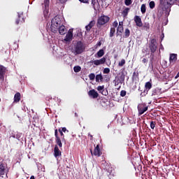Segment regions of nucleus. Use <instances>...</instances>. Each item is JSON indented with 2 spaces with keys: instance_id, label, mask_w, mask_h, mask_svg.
Masks as SVG:
<instances>
[{
  "instance_id": "obj_1",
  "label": "nucleus",
  "mask_w": 179,
  "mask_h": 179,
  "mask_svg": "<svg viewBox=\"0 0 179 179\" xmlns=\"http://www.w3.org/2000/svg\"><path fill=\"white\" fill-rule=\"evenodd\" d=\"M38 20L39 22L41 33L44 36V31L45 30V0H44L43 3H42L39 7Z\"/></svg>"
},
{
  "instance_id": "obj_2",
  "label": "nucleus",
  "mask_w": 179,
  "mask_h": 179,
  "mask_svg": "<svg viewBox=\"0 0 179 179\" xmlns=\"http://www.w3.org/2000/svg\"><path fill=\"white\" fill-rule=\"evenodd\" d=\"M61 27V18L55 16L51 21L50 30L52 33H57L59 27Z\"/></svg>"
},
{
  "instance_id": "obj_3",
  "label": "nucleus",
  "mask_w": 179,
  "mask_h": 179,
  "mask_svg": "<svg viewBox=\"0 0 179 179\" xmlns=\"http://www.w3.org/2000/svg\"><path fill=\"white\" fill-rule=\"evenodd\" d=\"M108 22H110V17L102 15L100 17L98 18L96 26L97 27H100V26H103L106 23H108Z\"/></svg>"
},
{
  "instance_id": "obj_4",
  "label": "nucleus",
  "mask_w": 179,
  "mask_h": 179,
  "mask_svg": "<svg viewBox=\"0 0 179 179\" xmlns=\"http://www.w3.org/2000/svg\"><path fill=\"white\" fill-rule=\"evenodd\" d=\"M8 165L5 163H0V177L3 178V176H6V178H8Z\"/></svg>"
},
{
  "instance_id": "obj_5",
  "label": "nucleus",
  "mask_w": 179,
  "mask_h": 179,
  "mask_svg": "<svg viewBox=\"0 0 179 179\" xmlns=\"http://www.w3.org/2000/svg\"><path fill=\"white\" fill-rule=\"evenodd\" d=\"M74 49L76 55L82 54L85 51V45H83L82 41H78L74 45Z\"/></svg>"
},
{
  "instance_id": "obj_6",
  "label": "nucleus",
  "mask_w": 179,
  "mask_h": 179,
  "mask_svg": "<svg viewBox=\"0 0 179 179\" xmlns=\"http://www.w3.org/2000/svg\"><path fill=\"white\" fill-rule=\"evenodd\" d=\"M137 110L138 112V117H141V115H142L143 114H145V113H146V111H148V106L145 103H140L137 106Z\"/></svg>"
},
{
  "instance_id": "obj_7",
  "label": "nucleus",
  "mask_w": 179,
  "mask_h": 179,
  "mask_svg": "<svg viewBox=\"0 0 179 179\" xmlns=\"http://www.w3.org/2000/svg\"><path fill=\"white\" fill-rule=\"evenodd\" d=\"M149 48L151 52V55L152 54H155V52H156L157 50V41L156 39L152 38L150 41Z\"/></svg>"
},
{
  "instance_id": "obj_8",
  "label": "nucleus",
  "mask_w": 179,
  "mask_h": 179,
  "mask_svg": "<svg viewBox=\"0 0 179 179\" xmlns=\"http://www.w3.org/2000/svg\"><path fill=\"white\" fill-rule=\"evenodd\" d=\"M150 89H152V83H150V81H148L145 84V90L143 92L141 93V97H145V96H146L148 93H149V90H150Z\"/></svg>"
},
{
  "instance_id": "obj_9",
  "label": "nucleus",
  "mask_w": 179,
  "mask_h": 179,
  "mask_svg": "<svg viewBox=\"0 0 179 179\" xmlns=\"http://www.w3.org/2000/svg\"><path fill=\"white\" fill-rule=\"evenodd\" d=\"M159 6L162 10H169L172 6L167 0H162V2L159 1Z\"/></svg>"
},
{
  "instance_id": "obj_10",
  "label": "nucleus",
  "mask_w": 179,
  "mask_h": 179,
  "mask_svg": "<svg viewBox=\"0 0 179 179\" xmlns=\"http://www.w3.org/2000/svg\"><path fill=\"white\" fill-rule=\"evenodd\" d=\"M90 153L92 156L94 155V156H97V157H100L103 155V152L100 151V145L99 144L95 147L94 152L93 150L90 149Z\"/></svg>"
},
{
  "instance_id": "obj_11",
  "label": "nucleus",
  "mask_w": 179,
  "mask_h": 179,
  "mask_svg": "<svg viewBox=\"0 0 179 179\" xmlns=\"http://www.w3.org/2000/svg\"><path fill=\"white\" fill-rule=\"evenodd\" d=\"M55 136L56 145H58L59 148H62V142L61 141V137L58 136V129L55 130Z\"/></svg>"
},
{
  "instance_id": "obj_12",
  "label": "nucleus",
  "mask_w": 179,
  "mask_h": 179,
  "mask_svg": "<svg viewBox=\"0 0 179 179\" xmlns=\"http://www.w3.org/2000/svg\"><path fill=\"white\" fill-rule=\"evenodd\" d=\"M106 61H107V59L103 57L100 59L93 61L92 63L94 65H96V66H99V65H104V64H106Z\"/></svg>"
},
{
  "instance_id": "obj_13",
  "label": "nucleus",
  "mask_w": 179,
  "mask_h": 179,
  "mask_svg": "<svg viewBox=\"0 0 179 179\" xmlns=\"http://www.w3.org/2000/svg\"><path fill=\"white\" fill-rule=\"evenodd\" d=\"M10 138H14V139H17V141H21L22 133L17 131H12L10 134Z\"/></svg>"
},
{
  "instance_id": "obj_14",
  "label": "nucleus",
  "mask_w": 179,
  "mask_h": 179,
  "mask_svg": "<svg viewBox=\"0 0 179 179\" xmlns=\"http://www.w3.org/2000/svg\"><path fill=\"white\" fill-rule=\"evenodd\" d=\"M134 22L136 23V25L138 26V27H142L143 26V23L142 22V19L139 15H136L134 17Z\"/></svg>"
},
{
  "instance_id": "obj_15",
  "label": "nucleus",
  "mask_w": 179,
  "mask_h": 179,
  "mask_svg": "<svg viewBox=\"0 0 179 179\" xmlns=\"http://www.w3.org/2000/svg\"><path fill=\"white\" fill-rule=\"evenodd\" d=\"M88 96L92 99H97L99 93L95 90H91L88 92Z\"/></svg>"
},
{
  "instance_id": "obj_16",
  "label": "nucleus",
  "mask_w": 179,
  "mask_h": 179,
  "mask_svg": "<svg viewBox=\"0 0 179 179\" xmlns=\"http://www.w3.org/2000/svg\"><path fill=\"white\" fill-rule=\"evenodd\" d=\"M6 72V68L3 66H0V79L1 80H3L5 79V73Z\"/></svg>"
},
{
  "instance_id": "obj_17",
  "label": "nucleus",
  "mask_w": 179,
  "mask_h": 179,
  "mask_svg": "<svg viewBox=\"0 0 179 179\" xmlns=\"http://www.w3.org/2000/svg\"><path fill=\"white\" fill-rule=\"evenodd\" d=\"M73 37V34L72 33V31L69 30L64 38V41H72Z\"/></svg>"
},
{
  "instance_id": "obj_18",
  "label": "nucleus",
  "mask_w": 179,
  "mask_h": 179,
  "mask_svg": "<svg viewBox=\"0 0 179 179\" xmlns=\"http://www.w3.org/2000/svg\"><path fill=\"white\" fill-rule=\"evenodd\" d=\"M176 61H177V54L171 53L169 57V62L170 64H176Z\"/></svg>"
},
{
  "instance_id": "obj_19",
  "label": "nucleus",
  "mask_w": 179,
  "mask_h": 179,
  "mask_svg": "<svg viewBox=\"0 0 179 179\" xmlns=\"http://www.w3.org/2000/svg\"><path fill=\"white\" fill-rule=\"evenodd\" d=\"M94 24H96L95 20H92V21L90 22L89 24H87L85 27V29L87 30V31H90V30H92V27H94Z\"/></svg>"
},
{
  "instance_id": "obj_20",
  "label": "nucleus",
  "mask_w": 179,
  "mask_h": 179,
  "mask_svg": "<svg viewBox=\"0 0 179 179\" xmlns=\"http://www.w3.org/2000/svg\"><path fill=\"white\" fill-rule=\"evenodd\" d=\"M54 155H55V157H58L59 156H61L62 153H61V150H59V148H58V145L57 144L55 146L54 148Z\"/></svg>"
},
{
  "instance_id": "obj_21",
  "label": "nucleus",
  "mask_w": 179,
  "mask_h": 179,
  "mask_svg": "<svg viewBox=\"0 0 179 179\" xmlns=\"http://www.w3.org/2000/svg\"><path fill=\"white\" fill-rule=\"evenodd\" d=\"M59 33L61 34V36H64V34H66V28H65V26L61 25L58 28Z\"/></svg>"
},
{
  "instance_id": "obj_22",
  "label": "nucleus",
  "mask_w": 179,
  "mask_h": 179,
  "mask_svg": "<svg viewBox=\"0 0 179 179\" xmlns=\"http://www.w3.org/2000/svg\"><path fill=\"white\" fill-rule=\"evenodd\" d=\"M103 55H104V50L101 49L96 52V54L95 55V57H96V58H101V57H103Z\"/></svg>"
},
{
  "instance_id": "obj_23",
  "label": "nucleus",
  "mask_w": 179,
  "mask_h": 179,
  "mask_svg": "<svg viewBox=\"0 0 179 179\" xmlns=\"http://www.w3.org/2000/svg\"><path fill=\"white\" fill-rule=\"evenodd\" d=\"M19 101H20V94L17 92L14 95V103H19Z\"/></svg>"
},
{
  "instance_id": "obj_24",
  "label": "nucleus",
  "mask_w": 179,
  "mask_h": 179,
  "mask_svg": "<svg viewBox=\"0 0 179 179\" xmlns=\"http://www.w3.org/2000/svg\"><path fill=\"white\" fill-rule=\"evenodd\" d=\"M59 132L60 134V141L62 142H64V143H66V141H65V136L64 135V133L62 132V130H61V129H59Z\"/></svg>"
},
{
  "instance_id": "obj_25",
  "label": "nucleus",
  "mask_w": 179,
  "mask_h": 179,
  "mask_svg": "<svg viewBox=\"0 0 179 179\" xmlns=\"http://www.w3.org/2000/svg\"><path fill=\"white\" fill-rule=\"evenodd\" d=\"M141 59H142V64H143L145 66H146V65H148V63L149 62V59H148V57H144V56H143L142 57H141Z\"/></svg>"
},
{
  "instance_id": "obj_26",
  "label": "nucleus",
  "mask_w": 179,
  "mask_h": 179,
  "mask_svg": "<svg viewBox=\"0 0 179 179\" xmlns=\"http://www.w3.org/2000/svg\"><path fill=\"white\" fill-rule=\"evenodd\" d=\"M129 8H126L122 13L123 17H127L128 16V13H129Z\"/></svg>"
},
{
  "instance_id": "obj_27",
  "label": "nucleus",
  "mask_w": 179,
  "mask_h": 179,
  "mask_svg": "<svg viewBox=\"0 0 179 179\" xmlns=\"http://www.w3.org/2000/svg\"><path fill=\"white\" fill-rule=\"evenodd\" d=\"M139 78V73L138 71L134 72L132 76V80H136V79Z\"/></svg>"
},
{
  "instance_id": "obj_28",
  "label": "nucleus",
  "mask_w": 179,
  "mask_h": 179,
  "mask_svg": "<svg viewBox=\"0 0 179 179\" xmlns=\"http://www.w3.org/2000/svg\"><path fill=\"white\" fill-rule=\"evenodd\" d=\"M131 36V31H129V29L127 28L124 31V38H128Z\"/></svg>"
},
{
  "instance_id": "obj_29",
  "label": "nucleus",
  "mask_w": 179,
  "mask_h": 179,
  "mask_svg": "<svg viewBox=\"0 0 179 179\" xmlns=\"http://www.w3.org/2000/svg\"><path fill=\"white\" fill-rule=\"evenodd\" d=\"M17 15L18 18L15 21L16 24H19V23H20V18L22 17V16H23V13H17Z\"/></svg>"
},
{
  "instance_id": "obj_30",
  "label": "nucleus",
  "mask_w": 179,
  "mask_h": 179,
  "mask_svg": "<svg viewBox=\"0 0 179 179\" xmlns=\"http://www.w3.org/2000/svg\"><path fill=\"white\" fill-rule=\"evenodd\" d=\"M103 82V76L101 74H98L96 76V82Z\"/></svg>"
},
{
  "instance_id": "obj_31",
  "label": "nucleus",
  "mask_w": 179,
  "mask_h": 179,
  "mask_svg": "<svg viewBox=\"0 0 179 179\" xmlns=\"http://www.w3.org/2000/svg\"><path fill=\"white\" fill-rule=\"evenodd\" d=\"M124 32V27H117V36H118V33Z\"/></svg>"
},
{
  "instance_id": "obj_32",
  "label": "nucleus",
  "mask_w": 179,
  "mask_h": 179,
  "mask_svg": "<svg viewBox=\"0 0 179 179\" xmlns=\"http://www.w3.org/2000/svg\"><path fill=\"white\" fill-rule=\"evenodd\" d=\"M157 94H159V89L155 88L152 91L151 96H157Z\"/></svg>"
},
{
  "instance_id": "obj_33",
  "label": "nucleus",
  "mask_w": 179,
  "mask_h": 179,
  "mask_svg": "<svg viewBox=\"0 0 179 179\" xmlns=\"http://www.w3.org/2000/svg\"><path fill=\"white\" fill-rule=\"evenodd\" d=\"M81 70H82V68L80 66H76L73 67V71L76 73L80 72Z\"/></svg>"
},
{
  "instance_id": "obj_34",
  "label": "nucleus",
  "mask_w": 179,
  "mask_h": 179,
  "mask_svg": "<svg viewBox=\"0 0 179 179\" xmlns=\"http://www.w3.org/2000/svg\"><path fill=\"white\" fill-rule=\"evenodd\" d=\"M141 13H146V5L142 4L141 8Z\"/></svg>"
},
{
  "instance_id": "obj_35",
  "label": "nucleus",
  "mask_w": 179,
  "mask_h": 179,
  "mask_svg": "<svg viewBox=\"0 0 179 179\" xmlns=\"http://www.w3.org/2000/svg\"><path fill=\"white\" fill-rule=\"evenodd\" d=\"M115 34V28H110V37H114V34Z\"/></svg>"
},
{
  "instance_id": "obj_36",
  "label": "nucleus",
  "mask_w": 179,
  "mask_h": 179,
  "mask_svg": "<svg viewBox=\"0 0 179 179\" xmlns=\"http://www.w3.org/2000/svg\"><path fill=\"white\" fill-rule=\"evenodd\" d=\"M96 3H99V0H92L93 8L96 10Z\"/></svg>"
},
{
  "instance_id": "obj_37",
  "label": "nucleus",
  "mask_w": 179,
  "mask_h": 179,
  "mask_svg": "<svg viewBox=\"0 0 179 179\" xmlns=\"http://www.w3.org/2000/svg\"><path fill=\"white\" fill-rule=\"evenodd\" d=\"M150 9H155V7L156 6V3L154 1H152L149 3Z\"/></svg>"
},
{
  "instance_id": "obj_38",
  "label": "nucleus",
  "mask_w": 179,
  "mask_h": 179,
  "mask_svg": "<svg viewBox=\"0 0 179 179\" xmlns=\"http://www.w3.org/2000/svg\"><path fill=\"white\" fill-rule=\"evenodd\" d=\"M126 64L125 59H122L120 62L118 63V66H124Z\"/></svg>"
},
{
  "instance_id": "obj_39",
  "label": "nucleus",
  "mask_w": 179,
  "mask_h": 179,
  "mask_svg": "<svg viewBox=\"0 0 179 179\" xmlns=\"http://www.w3.org/2000/svg\"><path fill=\"white\" fill-rule=\"evenodd\" d=\"M101 93L103 94V96H108V90H107V89L103 88Z\"/></svg>"
},
{
  "instance_id": "obj_40",
  "label": "nucleus",
  "mask_w": 179,
  "mask_h": 179,
  "mask_svg": "<svg viewBox=\"0 0 179 179\" xmlns=\"http://www.w3.org/2000/svg\"><path fill=\"white\" fill-rule=\"evenodd\" d=\"M124 4L126 6H129V5H132V0H124Z\"/></svg>"
},
{
  "instance_id": "obj_41",
  "label": "nucleus",
  "mask_w": 179,
  "mask_h": 179,
  "mask_svg": "<svg viewBox=\"0 0 179 179\" xmlns=\"http://www.w3.org/2000/svg\"><path fill=\"white\" fill-rule=\"evenodd\" d=\"M96 89H97L98 92H99V93H101L103 92V90H104V85L98 86Z\"/></svg>"
},
{
  "instance_id": "obj_42",
  "label": "nucleus",
  "mask_w": 179,
  "mask_h": 179,
  "mask_svg": "<svg viewBox=\"0 0 179 179\" xmlns=\"http://www.w3.org/2000/svg\"><path fill=\"white\" fill-rule=\"evenodd\" d=\"M155 127H156V122L151 121L150 122V128H151V129H155Z\"/></svg>"
},
{
  "instance_id": "obj_43",
  "label": "nucleus",
  "mask_w": 179,
  "mask_h": 179,
  "mask_svg": "<svg viewBox=\"0 0 179 179\" xmlns=\"http://www.w3.org/2000/svg\"><path fill=\"white\" fill-rule=\"evenodd\" d=\"M120 96H121V97H125V96H127V91L122 90L120 92Z\"/></svg>"
},
{
  "instance_id": "obj_44",
  "label": "nucleus",
  "mask_w": 179,
  "mask_h": 179,
  "mask_svg": "<svg viewBox=\"0 0 179 179\" xmlns=\"http://www.w3.org/2000/svg\"><path fill=\"white\" fill-rule=\"evenodd\" d=\"M89 78L90 80H94V78H96V76L94 75V73H90L89 75Z\"/></svg>"
},
{
  "instance_id": "obj_45",
  "label": "nucleus",
  "mask_w": 179,
  "mask_h": 179,
  "mask_svg": "<svg viewBox=\"0 0 179 179\" xmlns=\"http://www.w3.org/2000/svg\"><path fill=\"white\" fill-rule=\"evenodd\" d=\"M120 79L122 82H124V80H125V74H124V73L121 74Z\"/></svg>"
},
{
  "instance_id": "obj_46",
  "label": "nucleus",
  "mask_w": 179,
  "mask_h": 179,
  "mask_svg": "<svg viewBox=\"0 0 179 179\" xmlns=\"http://www.w3.org/2000/svg\"><path fill=\"white\" fill-rule=\"evenodd\" d=\"M169 2V3H171V6L174 5V3H176V2L178 1L179 0H166Z\"/></svg>"
},
{
  "instance_id": "obj_47",
  "label": "nucleus",
  "mask_w": 179,
  "mask_h": 179,
  "mask_svg": "<svg viewBox=\"0 0 179 179\" xmlns=\"http://www.w3.org/2000/svg\"><path fill=\"white\" fill-rule=\"evenodd\" d=\"M110 72L109 68H105L103 71V73H108Z\"/></svg>"
},
{
  "instance_id": "obj_48",
  "label": "nucleus",
  "mask_w": 179,
  "mask_h": 179,
  "mask_svg": "<svg viewBox=\"0 0 179 179\" xmlns=\"http://www.w3.org/2000/svg\"><path fill=\"white\" fill-rule=\"evenodd\" d=\"M48 3H50V0H45V12H46V13H48V10H47V5H48Z\"/></svg>"
},
{
  "instance_id": "obj_49",
  "label": "nucleus",
  "mask_w": 179,
  "mask_h": 179,
  "mask_svg": "<svg viewBox=\"0 0 179 179\" xmlns=\"http://www.w3.org/2000/svg\"><path fill=\"white\" fill-rule=\"evenodd\" d=\"M113 27L114 29H115V27H118V22L115 21V22L113 23Z\"/></svg>"
},
{
  "instance_id": "obj_50",
  "label": "nucleus",
  "mask_w": 179,
  "mask_h": 179,
  "mask_svg": "<svg viewBox=\"0 0 179 179\" xmlns=\"http://www.w3.org/2000/svg\"><path fill=\"white\" fill-rule=\"evenodd\" d=\"M80 2H82L83 3H89V1L90 0H79Z\"/></svg>"
},
{
  "instance_id": "obj_51",
  "label": "nucleus",
  "mask_w": 179,
  "mask_h": 179,
  "mask_svg": "<svg viewBox=\"0 0 179 179\" xmlns=\"http://www.w3.org/2000/svg\"><path fill=\"white\" fill-rule=\"evenodd\" d=\"M118 27H124V22H120Z\"/></svg>"
},
{
  "instance_id": "obj_52",
  "label": "nucleus",
  "mask_w": 179,
  "mask_h": 179,
  "mask_svg": "<svg viewBox=\"0 0 179 179\" xmlns=\"http://www.w3.org/2000/svg\"><path fill=\"white\" fill-rule=\"evenodd\" d=\"M88 136H90V141H93V135H92V134H90V133H89Z\"/></svg>"
},
{
  "instance_id": "obj_53",
  "label": "nucleus",
  "mask_w": 179,
  "mask_h": 179,
  "mask_svg": "<svg viewBox=\"0 0 179 179\" xmlns=\"http://www.w3.org/2000/svg\"><path fill=\"white\" fill-rule=\"evenodd\" d=\"M62 132H66V127H63L61 129Z\"/></svg>"
},
{
  "instance_id": "obj_54",
  "label": "nucleus",
  "mask_w": 179,
  "mask_h": 179,
  "mask_svg": "<svg viewBox=\"0 0 179 179\" xmlns=\"http://www.w3.org/2000/svg\"><path fill=\"white\" fill-rule=\"evenodd\" d=\"M61 3H65L68 0H59Z\"/></svg>"
},
{
  "instance_id": "obj_55",
  "label": "nucleus",
  "mask_w": 179,
  "mask_h": 179,
  "mask_svg": "<svg viewBox=\"0 0 179 179\" xmlns=\"http://www.w3.org/2000/svg\"><path fill=\"white\" fill-rule=\"evenodd\" d=\"M142 52H143V53L148 52V48L143 50Z\"/></svg>"
},
{
  "instance_id": "obj_56",
  "label": "nucleus",
  "mask_w": 179,
  "mask_h": 179,
  "mask_svg": "<svg viewBox=\"0 0 179 179\" xmlns=\"http://www.w3.org/2000/svg\"><path fill=\"white\" fill-rule=\"evenodd\" d=\"M21 23H24V17L22 18Z\"/></svg>"
},
{
  "instance_id": "obj_57",
  "label": "nucleus",
  "mask_w": 179,
  "mask_h": 179,
  "mask_svg": "<svg viewBox=\"0 0 179 179\" xmlns=\"http://www.w3.org/2000/svg\"><path fill=\"white\" fill-rule=\"evenodd\" d=\"M177 78H179V72L177 73V75L175 77V79H177Z\"/></svg>"
},
{
  "instance_id": "obj_58",
  "label": "nucleus",
  "mask_w": 179,
  "mask_h": 179,
  "mask_svg": "<svg viewBox=\"0 0 179 179\" xmlns=\"http://www.w3.org/2000/svg\"><path fill=\"white\" fill-rule=\"evenodd\" d=\"M37 166H38V170H40V166H41V164H37Z\"/></svg>"
},
{
  "instance_id": "obj_59",
  "label": "nucleus",
  "mask_w": 179,
  "mask_h": 179,
  "mask_svg": "<svg viewBox=\"0 0 179 179\" xmlns=\"http://www.w3.org/2000/svg\"><path fill=\"white\" fill-rule=\"evenodd\" d=\"M138 92H141V93L143 92L142 90L141 89V87H138Z\"/></svg>"
},
{
  "instance_id": "obj_60",
  "label": "nucleus",
  "mask_w": 179,
  "mask_h": 179,
  "mask_svg": "<svg viewBox=\"0 0 179 179\" xmlns=\"http://www.w3.org/2000/svg\"><path fill=\"white\" fill-rule=\"evenodd\" d=\"M98 45H101V41H99V43H98Z\"/></svg>"
},
{
  "instance_id": "obj_61",
  "label": "nucleus",
  "mask_w": 179,
  "mask_h": 179,
  "mask_svg": "<svg viewBox=\"0 0 179 179\" xmlns=\"http://www.w3.org/2000/svg\"><path fill=\"white\" fill-rule=\"evenodd\" d=\"M107 0H101L102 2H106Z\"/></svg>"
},
{
  "instance_id": "obj_62",
  "label": "nucleus",
  "mask_w": 179,
  "mask_h": 179,
  "mask_svg": "<svg viewBox=\"0 0 179 179\" xmlns=\"http://www.w3.org/2000/svg\"><path fill=\"white\" fill-rule=\"evenodd\" d=\"M41 171H43V169L41 168Z\"/></svg>"
},
{
  "instance_id": "obj_63",
  "label": "nucleus",
  "mask_w": 179,
  "mask_h": 179,
  "mask_svg": "<svg viewBox=\"0 0 179 179\" xmlns=\"http://www.w3.org/2000/svg\"><path fill=\"white\" fill-rule=\"evenodd\" d=\"M153 55V53H152V55Z\"/></svg>"
},
{
  "instance_id": "obj_64",
  "label": "nucleus",
  "mask_w": 179,
  "mask_h": 179,
  "mask_svg": "<svg viewBox=\"0 0 179 179\" xmlns=\"http://www.w3.org/2000/svg\"><path fill=\"white\" fill-rule=\"evenodd\" d=\"M47 26H48V24H47Z\"/></svg>"
}]
</instances>
